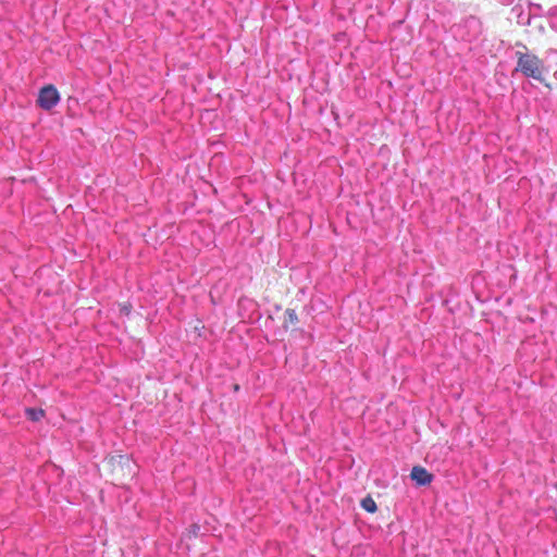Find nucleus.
<instances>
[{
	"instance_id": "obj_2",
	"label": "nucleus",
	"mask_w": 557,
	"mask_h": 557,
	"mask_svg": "<svg viewBox=\"0 0 557 557\" xmlns=\"http://www.w3.org/2000/svg\"><path fill=\"white\" fill-rule=\"evenodd\" d=\"M107 465L116 478L129 476L134 473L128 457L123 455L111 456L107 459Z\"/></svg>"
},
{
	"instance_id": "obj_3",
	"label": "nucleus",
	"mask_w": 557,
	"mask_h": 557,
	"mask_svg": "<svg viewBox=\"0 0 557 557\" xmlns=\"http://www.w3.org/2000/svg\"><path fill=\"white\" fill-rule=\"evenodd\" d=\"M60 101V94L53 85H47L39 90L37 104L44 110H50Z\"/></svg>"
},
{
	"instance_id": "obj_4",
	"label": "nucleus",
	"mask_w": 557,
	"mask_h": 557,
	"mask_svg": "<svg viewBox=\"0 0 557 557\" xmlns=\"http://www.w3.org/2000/svg\"><path fill=\"white\" fill-rule=\"evenodd\" d=\"M410 476L418 485H428L433 480V475L425 468L420 466L412 468Z\"/></svg>"
},
{
	"instance_id": "obj_1",
	"label": "nucleus",
	"mask_w": 557,
	"mask_h": 557,
	"mask_svg": "<svg viewBox=\"0 0 557 557\" xmlns=\"http://www.w3.org/2000/svg\"><path fill=\"white\" fill-rule=\"evenodd\" d=\"M517 67L516 71H520L524 76L534 78L536 81H544L545 66L542 60L535 54L517 51Z\"/></svg>"
},
{
	"instance_id": "obj_8",
	"label": "nucleus",
	"mask_w": 557,
	"mask_h": 557,
	"mask_svg": "<svg viewBox=\"0 0 557 557\" xmlns=\"http://www.w3.org/2000/svg\"><path fill=\"white\" fill-rule=\"evenodd\" d=\"M131 310H132V306L129 304H124L121 306V311L128 315L131 313Z\"/></svg>"
},
{
	"instance_id": "obj_9",
	"label": "nucleus",
	"mask_w": 557,
	"mask_h": 557,
	"mask_svg": "<svg viewBox=\"0 0 557 557\" xmlns=\"http://www.w3.org/2000/svg\"><path fill=\"white\" fill-rule=\"evenodd\" d=\"M191 531H193L194 535H196V534H197V532L199 531V527H198V525H196V524H194V525L191 527Z\"/></svg>"
},
{
	"instance_id": "obj_6",
	"label": "nucleus",
	"mask_w": 557,
	"mask_h": 557,
	"mask_svg": "<svg viewBox=\"0 0 557 557\" xmlns=\"http://www.w3.org/2000/svg\"><path fill=\"white\" fill-rule=\"evenodd\" d=\"M25 413L29 420L35 422L39 421L45 416V411L41 408H26Z\"/></svg>"
},
{
	"instance_id": "obj_5",
	"label": "nucleus",
	"mask_w": 557,
	"mask_h": 557,
	"mask_svg": "<svg viewBox=\"0 0 557 557\" xmlns=\"http://www.w3.org/2000/svg\"><path fill=\"white\" fill-rule=\"evenodd\" d=\"M298 323V317L294 309H286L284 313V327L288 329L290 326H295Z\"/></svg>"
},
{
	"instance_id": "obj_7",
	"label": "nucleus",
	"mask_w": 557,
	"mask_h": 557,
	"mask_svg": "<svg viewBox=\"0 0 557 557\" xmlns=\"http://www.w3.org/2000/svg\"><path fill=\"white\" fill-rule=\"evenodd\" d=\"M361 507L370 513H374L377 509L376 504L371 496H367L361 500Z\"/></svg>"
}]
</instances>
